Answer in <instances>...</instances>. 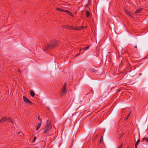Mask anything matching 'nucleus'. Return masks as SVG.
<instances>
[{
	"label": "nucleus",
	"mask_w": 148,
	"mask_h": 148,
	"mask_svg": "<svg viewBox=\"0 0 148 148\" xmlns=\"http://www.w3.org/2000/svg\"><path fill=\"white\" fill-rule=\"evenodd\" d=\"M58 43V41L56 40H54L52 42L48 43L47 46H45V47L43 48L44 50L45 51L46 50L53 49L57 46Z\"/></svg>",
	"instance_id": "1"
},
{
	"label": "nucleus",
	"mask_w": 148,
	"mask_h": 148,
	"mask_svg": "<svg viewBox=\"0 0 148 148\" xmlns=\"http://www.w3.org/2000/svg\"><path fill=\"white\" fill-rule=\"evenodd\" d=\"M134 47L135 48H137V46H136V45Z\"/></svg>",
	"instance_id": "26"
},
{
	"label": "nucleus",
	"mask_w": 148,
	"mask_h": 148,
	"mask_svg": "<svg viewBox=\"0 0 148 148\" xmlns=\"http://www.w3.org/2000/svg\"><path fill=\"white\" fill-rule=\"evenodd\" d=\"M86 15L87 17H88L89 16L90 14L88 11H86Z\"/></svg>",
	"instance_id": "15"
},
{
	"label": "nucleus",
	"mask_w": 148,
	"mask_h": 148,
	"mask_svg": "<svg viewBox=\"0 0 148 148\" xmlns=\"http://www.w3.org/2000/svg\"><path fill=\"white\" fill-rule=\"evenodd\" d=\"M122 145L123 144H121L118 147V148H121V147H122Z\"/></svg>",
	"instance_id": "20"
},
{
	"label": "nucleus",
	"mask_w": 148,
	"mask_h": 148,
	"mask_svg": "<svg viewBox=\"0 0 148 148\" xmlns=\"http://www.w3.org/2000/svg\"><path fill=\"white\" fill-rule=\"evenodd\" d=\"M9 121H10L11 123H13L14 121L12 119H10V118H9Z\"/></svg>",
	"instance_id": "16"
},
{
	"label": "nucleus",
	"mask_w": 148,
	"mask_h": 148,
	"mask_svg": "<svg viewBox=\"0 0 148 148\" xmlns=\"http://www.w3.org/2000/svg\"><path fill=\"white\" fill-rule=\"evenodd\" d=\"M65 12L67 13L68 14L70 15L71 16L73 17H74V15L70 11L67 10H65Z\"/></svg>",
	"instance_id": "9"
},
{
	"label": "nucleus",
	"mask_w": 148,
	"mask_h": 148,
	"mask_svg": "<svg viewBox=\"0 0 148 148\" xmlns=\"http://www.w3.org/2000/svg\"><path fill=\"white\" fill-rule=\"evenodd\" d=\"M56 9L59 11H60V12H65V10H64L62 9H61V8H56Z\"/></svg>",
	"instance_id": "12"
},
{
	"label": "nucleus",
	"mask_w": 148,
	"mask_h": 148,
	"mask_svg": "<svg viewBox=\"0 0 148 148\" xmlns=\"http://www.w3.org/2000/svg\"><path fill=\"white\" fill-rule=\"evenodd\" d=\"M143 139L145 140L146 142H148V138H144Z\"/></svg>",
	"instance_id": "18"
},
{
	"label": "nucleus",
	"mask_w": 148,
	"mask_h": 148,
	"mask_svg": "<svg viewBox=\"0 0 148 148\" xmlns=\"http://www.w3.org/2000/svg\"><path fill=\"white\" fill-rule=\"evenodd\" d=\"M84 28V27L82 26H79V27H74V30H79L82 29Z\"/></svg>",
	"instance_id": "8"
},
{
	"label": "nucleus",
	"mask_w": 148,
	"mask_h": 148,
	"mask_svg": "<svg viewBox=\"0 0 148 148\" xmlns=\"http://www.w3.org/2000/svg\"><path fill=\"white\" fill-rule=\"evenodd\" d=\"M134 148H137V145L135 144Z\"/></svg>",
	"instance_id": "24"
},
{
	"label": "nucleus",
	"mask_w": 148,
	"mask_h": 148,
	"mask_svg": "<svg viewBox=\"0 0 148 148\" xmlns=\"http://www.w3.org/2000/svg\"><path fill=\"white\" fill-rule=\"evenodd\" d=\"M23 99L25 102L30 104L32 103V102L26 97L23 96Z\"/></svg>",
	"instance_id": "3"
},
{
	"label": "nucleus",
	"mask_w": 148,
	"mask_h": 148,
	"mask_svg": "<svg viewBox=\"0 0 148 148\" xmlns=\"http://www.w3.org/2000/svg\"><path fill=\"white\" fill-rule=\"evenodd\" d=\"M130 114H131V112H130V113H129V114H128V115L127 116V117H128L129 116H130Z\"/></svg>",
	"instance_id": "23"
},
{
	"label": "nucleus",
	"mask_w": 148,
	"mask_h": 148,
	"mask_svg": "<svg viewBox=\"0 0 148 148\" xmlns=\"http://www.w3.org/2000/svg\"><path fill=\"white\" fill-rule=\"evenodd\" d=\"M139 141H140V140L139 139H138L136 143V145H138V144L139 143Z\"/></svg>",
	"instance_id": "17"
},
{
	"label": "nucleus",
	"mask_w": 148,
	"mask_h": 148,
	"mask_svg": "<svg viewBox=\"0 0 148 148\" xmlns=\"http://www.w3.org/2000/svg\"><path fill=\"white\" fill-rule=\"evenodd\" d=\"M30 93L32 97H34L35 95V93L32 90L30 92Z\"/></svg>",
	"instance_id": "11"
},
{
	"label": "nucleus",
	"mask_w": 148,
	"mask_h": 148,
	"mask_svg": "<svg viewBox=\"0 0 148 148\" xmlns=\"http://www.w3.org/2000/svg\"><path fill=\"white\" fill-rule=\"evenodd\" d=\"M141 10L140 9H137L136 11L135 12V13H138L140 12Z\"/></svg>",
	"instance_id": "14"
},
{
	"label": "nucleus",
	"mask_w": 148,
	"mask_h": 148,
	"mask_svg": "<svg viewBox=\"0 0 148 148\" xmlns=\"http://www.w3.org/2000/svg\"><path fill=\"white\" fill-rule=\"evenodd\" d=\"M63 27L64 28L69 29V30H74V27H73L69 25H63Z\"/></svg>",
	"instance_id": "4"
},
{
	"label": "nucleus",
	"mask_w": 148,
	"mask_h": 148,
	"mask_svg": "<svg viewBox=\"0 0 148 148\" xmlns=\"http://www.w3.org/2000/svg\"><path fill=\"white\" fill-rule=\"evenodd\" d=\"M80 53H79V54H77L76 55H75V57H77V56H78L79 55V54H80Z\"/></svg>",
	"instance_id": "22"
},
{
	"label": "nucleus",
	"mask_w": 148,
	"mask_h": 148,
	"mask_svg": "<svg viewBox=\"0 0 148 148\" xmlns=\"http://www.w3.org/2000/svg\"><path fill=\"white\" fill-rule=\"evenodd\" d=\"M7 120L6 118L3 117L1 120H0V123H1L2 122H3Z\"/></svg>",
	"instance_id": "10"
},
{
	"label": "nucleus",
	"mask_w": 148,
	"mask_h": 148,
	"mask_svg": "<svg viewBox=\"0 0 148 148\" xmlns=\"http://www.w3.org/2000/svg\"><path fill=\"white\" fill-rule=\"evenodd\" d=\"M89 46H88L87 47H85V48H82L79 50V51L80 52L81 51V50L83 49H84L85 50H86L88 49H89Z\"/></svg>",
	"instance_id": "13"
},
{
	"label": "nucleus",
	"mask_w": 148,
	"mask_h": 148,
	"mask_svg": "<svg viewBox=\"0 0 148 148\" xmlns=\"http://www.w3.org/2000/svg\"><path fill=\"white\" fill-rule=\"evenodd\" d=\"M38 119L39 121H40V122H41H41H42V120H41V119L40 118V117L39 116H38Z\"/></svg>",
	"instance_id": "19"
},
{
	"label": "nucleus",
	"mask_w": 148,
	"mask_h": 148,
	"mask_svg": "<svg viewBox=\"0 0 148 148\" xmlns=\"http://www.w3.org/2000/svg\"><path fill=\"white\" fill-rule=\"evenodd\" d=\"M66 84L65 83L63 86V88L62 89V93L66 94L67 93V90L66 88Z\"/></svg>",
	"instance_id": "5"
},
{
	"label": "nucleus",
	"mask_w": 148,
	"mask_h": 148,
	"mask_svg": "<svg viewBox=\"0 0 148 148\" xmlns=\"http://www.w3.org/2000/svg\"><path fill=\"white\" fill-rule=\"evenodd\" d=\"M125 13L128 15L130 16V17H132V18H134V17L133 16L132 14L130 12L127 10H125Z\"/></svg>",
	"instance_id": "6"
},
{
	"label": "nucleus",
	"mask_w": 148,
	"mask_h": 148,
	"mask_svg": "<svg viewBox=\"0 0 148 148\" xmlns=\"http://www.w3.org/2000/svg\"><path fill=\"white\" fill-rule=\"evenodd\" d=\"M127 148H129V147H127Z\"/></svg>",
	"instance_id": "27"
},
{
	"label": "nucleus",
	"mask_w": 148,
	"mask_h": 148,
	"mask_svg": "<svg viewBox=\"0 0 148 148\" xmlns=\"http://www.w3.org/2000/svg\"><path fill=\"white\" fill-rule=\"evenodd\" d=\"M52 127L51 122L49 120H47L46 123L45 127L43 130V132L44 134H46L49 132L51 129Z\"/></svg>",
	"instance_id": "2"
},
{
	"label": "nucleus",
	"mask_w": 148,
	"mask_h": 148,
	"mask_svg": "<svg viewBox=\"0 0 148 148\" xmlns=\"http://www.w3.org/2000/svg\"><path fill=\"white\" fill-rule=\"evenodd\" d=\"M41 124L42 123L41 121L38 123V124L37 125L36 127V130H38L39 129L40 127L41 126Z\"/></svg>",
	"instance_id": "7"
},
{
	"label": "nucleus",
	"mask_w": 148,
	"mask_h": 148,
	"mask_svg": "<svg viewBox=\"0 0 148 148\" xmlns=\"http://www.w3.org/2000/svg\"><path fill=\"white\" fill-rule=\"evenodd\" d=\"M18 71L20 73H21V71L19 69H18Z\"/></svg>",
	"instance_id": "25"
},
{
	"label": "nucleus",
	"mask_w": 148,
	"mask_h": 148,
	"mask_svg": "<svg viewBox=\"0 0 148 148\" xmlns=\"http://www.w3.org/2000/svg\"><path fill=\"white\" fill-rule=\"evenodd\" d=\"M36 139V137H35L34 138V140H33V141L32 142H34V141H35V140Z\"/></svg>",
	"instance_id": "21"
}]
</instances>
